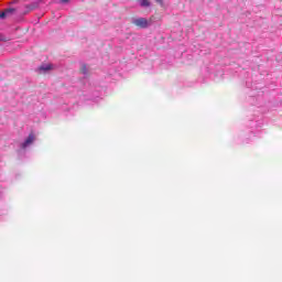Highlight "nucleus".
<instances>
[{
    "label": "nucleus",
    "instance_id": "obj_1",
    "mask_svg": "<svg viewBox=\"0 0 282 282\" xmlns=\"http://www.w3.org/2000/svg\"><path fill=\"white\" fill-rule=\"evenodd\" d=\"M133 25H137V28L147 29L149 28V20L145 18H138L133 21Z\"/></svg>",
    "mask_w": 282,
    "mask_h": 282
},
{
    "label": "nucleus",
    "instance_id": "obj_2",
    "mask_svg": "<svg viewBox=\"0 0 282 282\" xmlns=\"http://www.w3.org/2000/svg\"><path fill=\"white\" fill-rule=\"evenodd\" d=\"M15 13H17L15 8H7L0 12V19H8V17H12Z\"/></svg>",
    "mask_w": 282,
    "mask_h": 282
},
{
    "label": "nucleus",
    "instance_id": "obj_3",
    "mask_svg": "<svg viewBox=\"0 0 282 282\" xmlns=\"http://www.w3.org/2000/svg\"><path fill=\"white\" fill-rule=\"evenodd\" d=\"M41 3V1L37 2H33L31 4H26L25 6V11L22 13L23 15L25 14H30V12H32L33 10H36V8H39V4Z\"/></svg>",
    "mask_w": 282,
    "mask_h": 282
},
{
    "label": "nucleus",
    "instance_id": "obj_4",
    "mask_svg": "<svg viewBox=\"0 0 282 282\" xmlns=\"http://www.w3.org/2000/svg\"><path fill=\"white\" fill-rule=\"evenodd\" d=\"M34 142V134H29L26 140L22 143V148L25 149V147H30Z\"/></svg>",
    "mask_w": 282,
    "mask_h": 282
},
{
    "label": "nucleus",
    "instance_id": "obj_5",
    "mask_svg": "<svg viewBox=\"0 0 282 282\" xmlns=\"http://www.w3.org/2000/svg\"><path fill=\"white\" fill-rule=\"evenodd\" d=\"M41 72H50V69H52V64H46V65H42L40 66Z\"/></svg>",
    "mask_w": 282,
    "mask_h": 282
},
{
    "label": "nucleus",
    "instance_id": "obj_6",
    "mask_svg": "<svg viewBox=\"0 0 282 282\" xmlns=\"http://www.w3.org/2000/svg\"><path fill=\"white\" fill-rule=\"evenodd\" d=\"M140 6L142 8H149V6H151V1L150 0H140Z\"/></svg>",
    "mask_w": 282,
    "mask_h": 282
},
{
    "label": "nucleus",
    "instance_id": "obj_7",
    "mask_svg": "<svg viewBox=\"0 0 282 282\" xmlns=\"http://www.w3.org/2000/svg\"><path fill=\"white\" fill-rule=\"evenodd\" d=\"M80 72L82 74H87V65H82Z\"/></svg>",
    "mask_w": 282,
    "mask_h": 282
},
{
    "label": "nucleus",
    "instance_id": "obj_8",
    "mask_svg": "<svg viewBox=\"0 0 282 282\" xmlns=\"http://www.w3.org/2000/svg\"><path fill=\"white\" fill-rule=\"evenodd\" d=\"M6 42L8 41V37H6L3 34L0 33V42Z\"/></svg>",
    "mask_w": 282,
    "mask_h": 282
},
{
    "label": "nucleus",
    "instance_id": "obj_9",
    "mask_svg": "<svg viewBox=\"0 0 282 282\" xmlns=\"http://www.w3.org/2000/svg\"><path fill=\"white\" fill-rule=\"evenodd\" d=\"M61 3H69V0H59Z\"/></svg>",
    "mask_w": 282,
    "mask_h": 282
},
{
    "label": "nucleus",
    "instance_id": "obj_10",
    "mask_svg": "<svg viewBox=\"0 0 282 282\" xmlns=\"http://www.w3.org/2000/svg\"><path fill=\"white\" fill-rule=\"evenodd\" d=\"M156 3H162V0H155Z\"/></svg>",
    "mask_w": 282,
    "mask_h": 282
}]
</instances>
